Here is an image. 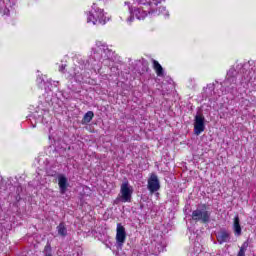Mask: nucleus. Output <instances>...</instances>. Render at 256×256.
Wrapping results in <instances>:
<instances>
[{
  "instance_id": "1",
  "label": "nucleus",
  "mask_w": 256,
  "mask_h": 256,
  "mask_svg": "<svg viewBox=\"0 0 256 256\" xmlns=\"http://www.w3.org/2000/svg\"><path fill=\"white\" fill-rule=\"evenodd\" d=\"M191 217L192 221L206 225L211 221V211H208L206 204H202L192 212Z\"/></svg>"
},
{
  "instance_id": "2",
  "label": "nucleus",
  "mask_w": 256,
  "mask_h": 256,
  "mask_svg": "<svg viewBox=\"0 0 256 256\" xmlns=\"http://www.w3.org/2000/svg\"><path fill=\"white\" fill-rule=\"evenodd\" d=\"M87 23H93V25H105V14L103 10L96 7L95 4L92 6V10L87 13Z\"/></svg>"
},
{
  "instance_id": "3",
  "label": "nucleus",
  "mask_w": 256,
  "mask_h": 256,
  "mask_svg": "<svg viewBox=\"0 0 256 256\" xmlns=\"http://www.w3.org/2000/svg\"><path fill=\"white\" fill-rule=\"evenodd\" d=\"M133 197V186L129 185V181H125L121 184L120 195L115 200V203H131V198Z\"/></svg>"
},
{
  "instance_id": "4",
  "label": "nucleus",
  "mask_w": 256,
  "mask_h": 256,
  "mask_svg": "<svg viewBox=\"0 0 256 256\" xmlns=\"http://www.w3.org/2000/svg\"><path fill=\"white\" fill-rule=\"evenodd\" d=\"M205 131V116L198 114L194 119V132L195 135H201Z\"/></svg>"
},
{
  "instance_id": "5",
  "label": "nucleus",
  "mask_w": 256,
  "mask_h": 256,
  "mask_svg": "<svg viewBox=\"0 0 256 256\" xmlns=\"http://www.w3.org/2000/svg\"><path fill=\"white\" fill-rule=\"evenodd\" d=\"M127 239V231L123 225H118L116 229V243L118 247H123Z\"/></svg>"
},
{
  "instance_id": "6",
  "label": "nucleus",
  "mask_w": 256,
  "mask_h": 256,
  "mask_svg": "<svg viewBox=\"0 0 256 256\" xmlns=\"http://www.w3.org/2000/svg\"><path fill=\"white\" fill-rule=\"evenodd\" d=\"M161 189V184L159 182V177L156 174H151L150 178L148 179V190L150 193H155Z\"/></svg>"
},
{
  "instance_id": "7",
  "label": "nucleus",
  "mask_w": 256,
  "mask_h": 256,
  "mask_svg": "<svg viewBox=\"0 0 256 256\" xmlns=\"http://www.w3.org/2000/svg\"><path fill=\"white\" fill-rule=\"evenodd\" d=\"M135 17L139 20L145 19V17H147V11L141 8H135L127 19L128 23H133V19H135Z\"/></svg>"
},
{
  "instance_id": "8",
  "label": "nucleus",
  "mask_w": 256,
  "mask_h": 256,
  "mask_svg": "<svg viewBox=\"0 0 256 256\" xmlns=\"http://www.w3.org/2000/svg\"><path fill=\"white\" fill-rule=\"evenodd\" d=\"M216 237L220 245H223V243H229L231 241V233L225 230L218 232Z\"/></svg>"
},
{
  "instance_id": "9",
  "label": "nucleus",
  "mask_w": 256,
  "mask_h": 256,
  "mask_svg": "<svg viewBox=\"0 0 256 256\" xmlns=\"http://www.w3.org/2000/svg\"><path fill=\"white\" fill-rule=\"evenodd\" d=\"M235 75H237V71H235V69L231 68L227 73V78L224 81V84L235 85V83H237V78L235 77Z\"/></svg>"
},
{
  "instance_id": "10",
  "label": "nucleus",
  "mask_w": 256,
  "mask_h": 256,
  "mask_svg": "<svg viewBox=\"0 0 256 256\" xmlns=\"http://www.w3.org/2000/svg\"><path fill=\"white\" fill-rule=\"evenodd\" d=\"M58 185L60 187V193L64 195V193L67 192V187L69 186V184L67 183V177L60 175L58 177Z\"/></svg>"
},
{
  "instance_id": "11",
  "label": "nucleus",
  "mask_w": 256,
  "mask_h": 256,
  "mask_svg": "<svg viewBox=\"0 0 256 256\" xmlns=\"http://www.w3.org/2000/svg\"><path fill=\"white\" fill-rule=\"evenodd\" d=\"M148 15H164L165 17H169V12L165 7H160L159 10L151 9Z\"/></svg>"
},
{
  "instance_id": "12",
  "label": "nucleus",
  "mask_w": 256,
  "mask_h": 256,
  "mask_svg": "<svg viewBox=\"0 0 256 256\" xmlns=\"http://www.w3.org/2000/svg\"><path fill=\"white\" fill-rule=\"evenodd\" d=\"M153 63V68L157 74L158 77H163L164 72H163V66H161V64H159V62L157 60H152Z\"/></svg>"
},
{
  "instance_id": "13",
  "label": "nucleus",
  "mask_w": 256,
  "mask_h": 256,
  "mask_svg": "<svg viewBox=\"0 0 256 256\" xmlns=\"http://www.w3.org/2000/svg\"><path fill=\"white\" fill-rule=\"evenodd\" d=\"M93 117H95L93 111H88L82 119V124L87 125V123H91V121H93Z\"/></svg>"
},
{
  "instance_id": "14",
  "label": "nucleus",
  "mask_w": 256,
  "mask_h": 256,
  "mask_svg": "<svg viewBox=\"0 0 256 256\" xmlns=\"http://www.w3.org/2000/svg\"><path fill=\"white\" fill-rule=\"evenodd\" d=\"M202 252H203V246H201L199 242H195L194 248H193L194 256H199L200 253Z\"/></svg>"
},
{
  "instance_id": "15",
  "label": "nucleus",
  "mask_w": 256,
  "mask_h": 256,
  "mask_svg": "<svg viewBox=\"0 0 256 256\" xmlns=\"http://www.w3.org/2000/svg\"><path fill=\"white\" fill-rule=\"evenodd\" d=\"M247 247H249V242L245 241L242 246L240 247L237 256H245V253L247 251Z\"/></svg>"
},
{
  "instance_id": "16",
  "label": "nucleus",
  "mask_w": 256,
  "mask_h": 256,
  "mask_svg": "<svg viewBox=\"0 0 256 256\" xmlns=\"http://www.w3.org/2000/svg\"><path fill=\"white\" fill-rule=\"evenodd\" d=\"M98 53H109V48H107V45L101 44V42L97 43Z\"/></svg>"
},
{
  "instance_id": "17",
  "label": "nucleus",
  "mask_w": 256,
  "mask_h": 256,
  "mask_svg": "<svg viewBox=\"0 0 256 256\" xmlns=\"http://www.w3.org/2000/svg\"><path fill=\"white\" fill-rule=\"evenodd\" d=\"M58 234L61 235V237H65L67 235V227L65 225H59L57 226Z\"/></svg>"
},
{
  "instance_id": "18",
  "label": "nucleus",
  "mask_w": 256,
  "mask_h": 256,
  "mask_svg": "<svg viewBox=\"0 0 256 256\" xmlns=\"http://www.w3.org/2000/svg\"><path fill=\"white\" fill-rule=\"evenodd\" d=\"M165 251V244L163 243H158L157 245H155V248H154V253L157 254V253H161Z\"/></svg>"
},
{
  "instance_id": "19",
  "label": "nucleus",
  "mask_w": 256,
  "mask_h": 256,
  "mask_svg": "<svg viewBox=\"0 0 256 256\" xmlns=\"http://www.w3.org/2000/svg\"><path fill=\"white\" fill-rule=\"evenodd\" d=\"M44 256H53L51 253V245H46L44 249Z\"/></svg>"
},
{
  "instance_id": "20",
  "label": "nucleus",
  "mask_w": 256,
  "mask_h": 256,
  "mask_svg": "<svg viewBox=\"0 0 256 256\" xmlns=\"http://www.w3.org/2000/svg\"><path fill=\"white\" fill-rule=\"evenodd\" d=\"M234 233L237 236L241 235V225H235L234 226Z\"/></svg>"
},
{
  "instance_id": "21",
  "label": "nucleus",
  "mask_w": 256,
  "mask_h": 256,
  "mask_svg": "<svg viewBox=\"0 0 256 256\" xmlns=\"http://www.w3.org/2000/svg\"><path fill=\"white\" fill-rule=\"evenodd\" d=\"M125 5H128L130 15H133V6H131V2H125Z\"/></svg>"
},
{
  "instance_id": "22",
  "label": "nucleus",
  "mask_w": 256,
  "mask_h": 256,
  "mask_svg": "<svg viewBox=\"0 0 256 256\" xmlns=\"http://www.w3.org/2000/svg\"><path fill=\"white\" fill-rule=\"evenodd\" d=\"M188 230H189L190 233H193V235H197V231L195 232V226L194 225L189 226Z\"/></svg>"
},
{
  "instance_id": "23",
  "label": "nucleus",
  "mask_w": 256,
  "mask_h": 256,
  "mask_svg": "<svg viewBox=\"0 0 256 256\" xmlns=\"http://www.w3.org/2000/svg\"><path fill=\"white\" fill-rule=\"evenodd\" d=\"M67 67V64H62L59 68L60 73H65V69Z\"/></svg>"
},
{
  "instance_id": "24",
  "label": "nucleus",
  "mask_w": 256,
  "mask_h": 256,
  "mask_svg": "<svg viewBox=\"0 0 256 256\" xmlns=\"http://www.w3.org/2000/svg\"><path fill=\"white\" fill-rule=\"evenodd\" d=\"M233 225H239V216H235L234 218V224Z\"/></svg>"
},
{
  "instance_id": "25",
  "label": "nucleus",
  "mask_w": 256,
  "mask_h": 256,
  "mask_svg": "<svg viewBox=\"0 0 256 256\" xmlns=\"http://www.w3.org/2000/svg\"><path fill=\"white\" fill-rule=\"evenodd\" d=\"M157 0H153L152 2L149 3L150 7H153V5L157 6Z\"/></svg>"
},
{
  "instance_id": "26",
  "label": "nucleus",
  "mask_w": 256,
  "mask_h": 256,
  "mask_svg": "<svg viewBox=\"0 0 256 256\" xmlns=\"http://www.w3.org/2000/svg\"><path fill=\"white\" fill-rule=\"evenodd\" d=\"M139 4H144L141 0H136Z\"/></svg>"
},
{
  "instance_id": "27",
  "label": "nucleus",
  "mask_w": 256,
  "mask_h": 256,
  "mask_svg": "<svg viewBox=\"0 0 256 256\" xmlns=\"http://www.w3.org/2000/svg\"><path fill=\"white\" fill-rule=\"evenodd\" d=\"M101 59H102V56L97 58L98 61H101Z\"/></svg>"
}]
</instances>
